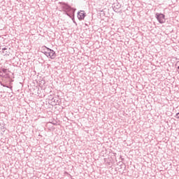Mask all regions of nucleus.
<instances>
[{"mask_svg":"<svg viewBox=\"0 0 179 179\" xmlns=\"http://www.w3.org/2000/svg\"><path fill=\"white\" fill-rule=\"evenodd\" d=\"M60 8L62 12H64L66 16H69L72 20H75V12H76V8H73L69 4L65 2H59Z\"/></svg>","mask_w":179,"mask_h":179,"instance_id":"obj_1","label":"nucleus"},{"mask_svg":"<svg viewBox=\"0 0 179 179\" xmlns=\"http://www.w3.org/2000/svg\"><path fill=\"white\" fill-rule=\"evenodd\" d=\"M155 17L159 23H160V24L166 23V15L164 14L161 13H156Z\"/></svg>","mask_w":179,"mask_h":179,"instance_id":"obj_2","label":"nucleus"},{"mask_svg":"<svg viewBox=\"0 0 179 179\" xmlns=\"http://www.w3.org/2000/svg\"><path fill=\"white\" fill-rule=\"evenodd\" d=\"M77 17L78 20H85V17H86V13L85 10H80L78 12Z\"/></svg>","mask_w":179,"mask_h":179,"instance_id":"obj_3","label":"nucleus"},{"mask_svg":"<svg viewBox=\"0 0 179 179\" xmlns=\"http://www.w3.org/2000/svg\"><path fill=\"white\" fill-rule=\"evenodd\" d=\"M48 54L46 55V57H49L50 59H55V57H57V55L55 54V51L52 49H49Z\"/></svg>","mask_w":179,"mask_h":179,"instance_id":"obj_4","label":"nucleus"},{"mask_svg":"<svg viewBox=\"0 0 179 179\" xmlns=\"http://www.w3.org/2000/svg\"><path fill=\"white\" fill-rule=\"evenodd\" d=\"M113 9L114 12H116V13H120V9H121V4L118 2L115 3L114 6H113Z\"/></svg>","mask_w":179,"mask_h":179,"instance_id":"obj_5","label":"nucleus"},{"mask_svg":"<svg viewBox=\"0 0 179 179\" xmlns=\"http://www.w3.org/2000/svg\"><path fill=\"white\" fill-rule=\"evenodd\" d=\"M9 50H10V48L8 49V47H5L2 48V54L3 55H9L10 54V52H9Z\"/></svg>","mask_w":179,"mask_h":179,"instance_id":"obj_6","label":"nucleus"},{"mask_svg":"<svg viewBox=\"0 0 179 179\" xmlns=\"http://www.w3.org/2000/svg\"><path fill=\"white\" fill-rule=\"evenodd\" d=\"M50 50V48H47L46 46H43L42 48V52L47 56V54H48V51Z\"/></svg>","mask_w":179,"mask_h":179,"instance_id":"obj_7","label":"nucleus"},{"mask_svg":"<svg viewBox=\"0 0 179 179\" xmlns=\"http://www.w3.org/2000/svg\"><path fill=\"white\" fill-rule=\"evenodd\" d=\"M1 71L3 73H6L8 72V69L3 68H1Z\"/></svg>","mask_w":179,"mask_h":179,"instance_id":"obj_8","label":"nucleus"},{"mask_svg":"<svg viewBox=\"0 0 179 179\" xmlns=\"http://www.w3.org/2000/svg\"><path fill=\"white\" fill-rule=\"evenodd\" d=\"M0 76H1V78H6V76L3 75V73L1 71H0Z\"/></svg>","mask_w":179,"mask_h":179,"instance_id":"obj_9","label":"nucleus"},{"mask_svg":"<svg viewBox=\"0 0 179 179\" xmlns=\"http://www.w3.org/2000/svg\"><path fill=\"white\" fill-rule=\"evenodd\" d=\"M174 117L179 120V112L174 115Z\"/></svg>","mask_w":179,"mask_h":179,"instance_id":"obj_10","label":"nucleus"},{"mask_svg":"<svg viewBox=\"0 0 179 179\" xmlns=\"http://www.w3.org/2000/svg\"><path fill=\"white\" fill-rule=\"evenodd\" d=\"M1 86H3V87H7L8 89H9V86L6 85H3L2 83H1Z\"/></svg>","mask_w":179,"mask_h":179,"instance_id":"obj_11","label":"nucleus"},{"mask_svg":"<svg viewBox=\"0 0 179 179\" xmlns=\"http://www.w3.org/2000/svg\"><path fill=\"white\" fill-rule=\"evenodd\" d=\"M73 23H75V24L77 26L78 24L76 23V21H75V20H73Z\"/></svg>","mask_w":179,"mask_h":179,"instance_id":"obj_12","label":"nucleus"},{"mask_svg":"<svg viewBox=\"0 0 179 179\" xmlns=\"http://www.w3.org/2000/svg\"><path fill=\"white\" fill-rule=\"evenodd\" d=\"M0 72H1V68H0Z\"/></svg>","mask_w":179,"mask_h":179,"instance_id":"obj_13","label":"nucleus"}]
</instances>
